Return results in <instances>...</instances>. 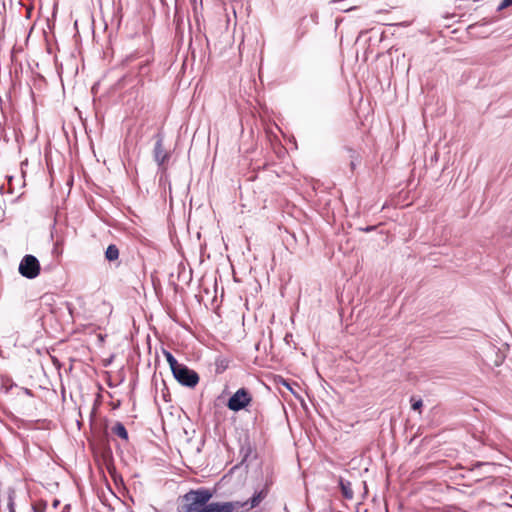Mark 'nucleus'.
I'll return each instance as SVG.
<instances>
[{
  "instance_id": "nucleus-1",
  "label": "nucleus",
  "mask_w": 512,
  "mask_h": 512,
  "mask_svg": "<svg viewBox=\"0 0 512 512\" xmlns=\"http://www.w3.org/2000/svg\"><path fill=\"white\" fill-rule=\"evenodd\" d=\"M211 497L207 489L191 490L183 496L178 512H233L237 505L228 502L209 503Z\"/></svg>"
},
{
  "instance_id": "nucleus-2",
  "label": "nucleus",
  "mask_w": 512,
  "mask_h": 512,
  "mask_svg": "<svg viewBox=\"0 0 512 512\" xmlns=\"http://www.w3.org/2000/svg\"><path fill=\"white\" fill-rule=\"evenodd\" d=\"M172 373L179 383L187 387H194L199 382L198 374L184 364H180L172 371Z\"/></svg>"
},
{
  "instance_id": "nucleus-3",
  "label": "nucleus",
  "mask_w": 512,
  "mask_h": 512,
  "mask_svg": "<svg viewBox=\"0 0 512 512\" xmlns=\"http://www.w3.org/2000/svg\"><path fill=\"white\" fill-rule=\"evenodd\" d=\"M19 273L28 278L34 279L40 273V264L33 255H25L19 264Z\"/></svg>"
},
{
  "instance_id": "nucleus-4",
  "label": "nucleus",
  "mask_w": 512,
  "mask_h": 512,
  "mask_svg": "<svg viewBox=\"0 0 512 512\" xmlns=\"http://www.w3.org/2000/svg\"><path fill=\"white\" fill-rule=\"evenodd\" d=\"M252 397L245 388L238 389L228 400L227 407L232 411H240L250 404Z\"/></svg>"
},
{
  "instance_id": "nucleus-5",
  "label": "nucleus",
  "mask_w": 512,
  "mask_h": 512,
  "mask_svg": "<svg viewBox=\"0 0 512 512\" xmlns=\"http://www.w3.org/2000/svg\"><path fill=\"white\" fill-rule=\"evenodd\" d=\"M267 496V491L262 489L258 492H255L254 495L247 501H231V504H237L234 508L233 512H240V510L249 511L252 508L257 507Z\"/></svg>"
},
{
  "instance_id": "nucleus-6",
  "label": "nucleus",
  "mask_w": 512,
  "mask_h": 512,
  "mask_svg": "<svg viewBox=\"0 0 512 512\" xmlns=\"http://www.w3.org/2000/svg\"><path fill=\"white\" fill-rule=\"evenodd\" d=\"M155 138L156 142L153 150V156L158 166L162 167L165 164V162L169 160L170 154L163 147V135L161 133H158L156 134Z\"/></svg>"
},
{
  "instance_id": "nucleus-7",
  "label": "nucleus",
  "mask_w": 512,
  "mask_h": 512,
  "mask_svg": "<svg viewBox=\"0 0 512 512\" xmlns=\"http://www.w3.org/2000/svg\"><path fill=\"white\" fill-rule=\"evenodd\" d=\"M339 486H340V489H341V492H342L343 496L346 499H352L353 498L354 494H353V490H352V487H351V483L349 481H346V480L340 478Z\"/></svg>"
},
{
  "instance_id": "nucleus-8",
  "label": "nucleus",
  "mask_w": 512,
  "mask_h": 512,
  "mask_svg": "<svg viewBox=\"0 0 512 512\" xmlns=\"http://www.w3.org/2000/svg\"><path fill=\"white\" fill-rule=\"evenodd\" d=\"M105 258L109 262L116 261L119 258V249L116 245L111 244L105 251Z\"/></svg>"
},
{
  "instance_id": "nucleus-9",
  "label": "nucleus",
  "mask_w": 512,
  "mask_h": 512,
  "mask_svg": "<svg viewBox=\"0 0 512 512\" xmlns=\"http://www.w3.org/2000/svg\"><path fill=\"white\" fill-rule=\"evenodd\" d=\"M112 432L123 440H128V432L121 422H117L112 427Z\"/></svg>"
},
{
  "instance_id": "nucleus-10",
  "label": "nucleus",
  "mask_w": 512,
  "mask_h": 512,
  "mask_svg": "<svg viewBox=\"0 0 512 512\" xmlns=\"http://www.w3.org/2000/svg\"><path fill=\"white\" fill-rule=\"evenodd\" d=\"M165 356H166V360L167 362L169 363L170 365V368L171 370L173 371L176 367H178L180 365V363H178V361L176 360V358L170 353V352H165Z\"/></svg>"
},
{
  "instance_id": "nucleus-11",
  "label": "nucleus",
  "mask_w": 512,
  "mask_h": 512,
  "mask_svg": "<svg viewBox=\"0 0 512 512\" xmlns=\"http://www.w3.org/2000/svg\"><path fill=\"white\" fill-rule=\"evenodd\" d=\"M47 507V503L43 500H40L32 505V509L34 512H45Z\"/></svg>"
},
{
  "instance_id": "nucleus-12",
  "label": "nucleus",
  "mask_w": 512,
  "mask_h": 512,
  "mask_svg": "<svg viewBox=\"0 0 512 512\" xmlns=\"http://www.w3.org/2000/svg\"><path fill=\"white\" fill-rule=\"evenodd\" d=\"M411 401H412V409L413 410H419L423 405V402L421 399L416 400V399L412 398Z\"/></svg>"
},
{
  "instance_id": "nucleus-13",
  "label": "nucleus",
  "mask_w": 512,
  "mask_h": 512,
  "mask_svg": "<svg viewBox=\"0 0 512 512\" xmlns=\"http://www.w3.org/2000/svg\"><path fill=\"white\" fill-rule=\"evenodd\" d=\"M512 5V0H502L498 6V10H503Z\"/></svg>"
},
{
  "instance_id": "nucleus-14",
  "label": "nucleus",
  "mask_w": 512,
  "mask_h": 512,
  "mask_svg": "<svg viewBox=\"0 0 512 512\" xmlns=\"http://www.w3.org/2000/svg\"><path fill=\"white\" fill-rule=\"evenodd\" d=\"M8 508H9V512H16L15 508H14V501H13L12 495H9Z\"/></svg>"
},
{
  "instance_id": "nucleus-15",
  "label": "nucleus",
  "mask_w": 512,
  "mask_h": 512,
  "mask_svg": "<svg viewBox=\"0 0 512 512\" xmlns=\"http://www.w3.org/2000/svg\"><path fill=\"white\" fill-rule=\"evenodd\" d=\"M489 465H490V464H488V463L478 462V463H476L475 468H480V467H483V466H489Z\"/></svg>"
},
{
  "instance_id": "nucleus-16",
  "label": "nucleus",
  "mask_w": 512,
  "mask_h": 512,
  "mask_svg": "<svg viewBox=\"0 0 512 512\" xmlns=\"http://www.w3.org/2000/svg\"><path fill=\"white\" fill-rule=\"evenodd\" d=\"M59 504H60V501H59V500H57V499H54V500H53V503H52V506H53V508H55V509H56V508L58 507V505H59Z\"/></svg>"
},
{
  "instance_id": "nucleus-17",
  "label": "nucleus",
  "mask_w": 512,
  "mask_h": 512,
  "mask_svg": "<svg viewBox=\"0 0 512 512\" xmlns=\"http://www.w3.org/2000/svg\"><path fill=\"white\" fill-rule=\"evenodd\" d=\"M355 165H356V164H355V161H354V160H352V161H351V167H352V169H354Z\"/></svg>"
},
{
  "instance_id": "nucleus-18",
  "label": "nucleus",
  "mask_w": 512,
  "mask_h": 512,
  "mask_svg": "<svg viewBox=\"0 0 512 512\" xmlns=\"http://www.w3.org/2000/svg\"><path fill=\"white\" fill-rule=\"evenodd\" d=\"M145 67H146V65H145V64H141V65H140V70H143Z\"/></svg>"
}]
</instances>
